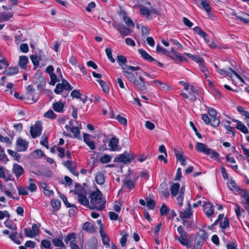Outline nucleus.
Returning <instances> with one entry per match:
<instances>
[{"label":"nucleus","mask_w":249,"mask_h":249,"mask_svg":"<svg viewBox=\"0 0 249 249\" xmlns=\"http://www.w3.org/2000/svg\"><path fill=\"white\" fill-rule=\"evenodd\" d=\"M97 82L99 83L100 85L102 87L104 92H108L109 91V88L104 81L102 80H98Z\"/></svg>","instance_id":"a18cd8bd"},{"label":"nucleus","mask_w":249,"mask_h":249,"mask_svg":"<svg viewBox=\"0 0 249 249\" xmlns=\"http://www.w3.org/2000/svg\"><path fill=\"white\" fill-rule=\"evenodd\" d=\"M125 72V77L135 86L136 88L140 90H145L147 89L148 83L146 82L140 72L135 73Z\"/></svg>","instance_id":"f257e3e1"},{"label":"nucleus","mask_w":249,"mask_h":249,"mask_svg":"<svg viewBox=\"0 0 249 249\" xmlns=\"http://www.w3.org/2000/svg\"><path fill=\"white\" fill-rule=\"evenodd\" d=\"M141 56L144 59L150 62H152L153 60H155V59L153 58L151 56H150L148 53H146V51L142 49H139L138 50Z\"/></svg>","instance_id":"cd10ccee"},{"label":"nucleus","mask_w":249,"mask_h":249,"mask_svg":"<svg viewBox=\"0 0 249 249\" xmlns=\"http://www.w3.org/2000/svg\"><path fill=\"white\" fill-rule=\"evenodd\" d=\"M13 17V14L8 13H0V18L3 21H7Z\"/></svg>","instance_id":"37998d69"},{"label":"nucleus","mask_w":249,"mask_h":249,"mask_svg":"<svg viewBox=\"0 0 249 249\" xmlns=\"http://www.w3.org/2000/svg\"><path fill=\"white\" fill-rule=\"evenodd\" d=\"M201 4L203 8L205 10L207 13L210 12L211 10V8L210 6H209V3L207 2V1L204 0H202L201 2Z\"/></svg>","instance_id":"09e8293b"},{"label":"nucleus","mask_w":249,"mask_h":249,"mask_svg":"<svg viewBox=\"0 0 249 249\" xmlns=\"http://www.w3.org/2000/svg\"><path fill=\"white\" fill-rule=\"evenodd\" d=\"M112 26L123 36H128L132 32L130 29L126 27L124 24H116L112 23Z\"/></svg>","instance_id":"6e6552de"},{"label":"nucleus","mask_w":249,"mask_h":249,"mask_svg":"<svg viewBox=\"0 0 249 249\" xmlns=\"http://www.w3.org/2000/svg\"><path fill=\"white\" fill-rule=\"evenodd\" d=\"M83 230L88 232L93 233L95 229L93 225L89 222H87L83 225Z\"/></svg>","instance_id":"4be33fe9"},{"label":"nucleus","mask_w":249,"mask_h":249,"mask_svg":"<svg viewBox=\"0 0 249 249\" xmlns=\"http://www.w3.org/2000/svg\"><path fill=\"white\" fill-rule=\"evenodd\" d=\"M106 201L103 198L101 192L97 190L92 192L90 195L89 208L102 211L105 208Z\"/></svg>","instance_id":"f03ea898"},{"label":"nucleus","mask_w":249,"mask_h":249,"mask_svg":"<svg viewBox=\"0 0 249 249\" xmlns=\"http://www.w3.org/2000/svg\"><path fill=\"white\" fill-rule=\"evenodd\" d=\"M236 128L245 134H248L249 133L247 127L241 122H238Z\"/></svg>","instance_id":"e433bc0d"},{"label":"nucleus","mask_w":249,"mask_h":249,"mask_svg":"<svg viewBox=\"0 0 249 249\" xmlns=\"http://www.w3.org/2000/svg\"><path fill=\"white\" fill-rule=\"evenodd\" d=\"M6 170L2 166H0V178H1L4 179L6 181H8L9 180H11V176H8L7 177L6 176Z\"/></svg>","instance_id":"72a5a7b5"},{"label":"nucleus","mask_w":249,"mask_h":249,"mask_svg":"<svg viewBox=\"0 0 249 249\" xmlns=\"http://www.w3.org/2000/svg\"><path fill=\"white\" fill-rule=\"evenodd\" d=\"M43 153L42 150L37 149L36 150L31 154V156L35 159H38L41 157L43 155Z\"/></svg>","instance_id":"8fccbe9b"},{"label":"nucleus","mask_w":249,"mask_h":249,"mask_svg":"<svg viewBox=\"0 0 249 249\" xmlns=\"http://www.w3.org/2000/svg\"><path fill=\"white\" fill-rule=\"evenodd\" d=\"M51 80L50 82V84L53 86H54L56 82L59 81V80L57 79L56 78V75H55L54 73L50 75Z\"/></svg>","instance_id":"680f3d73"},{"label":"nucleus","mask_w":249,"mask_h":249,"mask_svg":"<svg viewBox=\"0 0 249 249\" xmlns=\"http://www.w3.org/2000/svg\"><path fill=\"white\" fill-rule=\"evenodd\" d=\"M42 131L41 123L36 122L34 125L31 127L30 133L32 138H35L40 135Z\"/></svg>","instance_id":"0eeeda50"},{"label":"nucleus","mask_w":249,"mask_h":249,"mask_svg":"<svg viewBox=\"0 0 249 249\" xmlns=\"http://www.w3.org/2000/svg\"><path fill=\"white\" fill-rule=\"evenodd\" d=\"M174 152L178 160H181L184 157L183 152L181 150L174 149Z\"/></svg>","instance_id":"49530a36"},{"label":"nucleus","mask_w":249,"mask_h":249,"mask_svg":"<svg viewBox=\"0 0 249 249\" xmlns=\"http://www.w3.org/2000/svg\"><path fill=\"white\" fill-rule=\"evenodd\" d=\"M16 146L18 151H25L28 148V142L21 138H19L17 141Z\"/></svg>","instance_id":"1a4fd4ad"},{"label":"nucleus","mask_w":249,"mask_h":249,"mask_svg":"<svg viewBox=\"0 0 249 249\" xmlns=\"http://www.w3.org/2000/svg\"><path fill=\"white\" fill-rule=\"evenodd\" d=\"M239 193L245 200L249 197V194L246 190H240Z\"/></svg>","instance_id":"69168bd1"},{"label":"nucleus","mask_w":249,"mask_h":249,"mask_svg":"<svg viewBox=\"0 0 249 249\" xmlns=\"http://www.w3.org/2000/svg\"><path fill=\"white\" fill-rule=\"evenodd\" d=\"M89 135L88 134H84L83 139L85 142L89 146L90 149L92 150L95 148V143L93 141H92L89 138Z\"/></svg>","instance_id":"f3484780"},{"label":"nucleus","mask_w":249,"mask_h":249,"mask_svg":"<svg viewBox=\"0 0 249 249\" xmlns=\"http://www.w3.org/2000/svg\"><path fill=\"white\" fill-rule=\"evenodd\" d=\"M193 30L198 35L202 36L207 42H208V40H207L205 38V37L207 36V34L205 32H204L201 29H200L198 26H196L193 28Z\"/></svg>","instance_id":"f704fd0d"},{"label":"nucleus","mask_w":249,"mask_h":249,"mask_svg":"<svg viewBox=\"0 0 249 249\" xmlns=\"http://www.w3.org/2000/svg\"><path fill=\"white\" fill-rule=\"evenodd\" d=\"M62 240L63 236L62 234H61V235L59 236V238L53 239L52 240V242L54 246L57 247L64 248V246H65V245H64Z\"/></svg>","instance_id":"6ab92c4d"},{"label":"nucleus","mask_w":249,"mask_h":249,"mask_svg":"<svg viewBox=\"0 0 249 249\" xmlns=\"http://www.w3.org/2000/svg\"><path fill=\"white\" fill-rule=\"evenodd\" d=\"M211 124L213 127H217L220 124V120L216 117L211 118Z\"/></svg>","instance_id":"6e6d98bb"},{"label":"nucleus","mask_w":249,"mask_h":249,"mask_svg":"<svg viewBox=\"0 0 249 249\" xmlns=\"http://www.w3.org/2000/svg\"><path fill=\"white\" fill-rule=\"evenodd\" d=\"M28 62V58L25 56H20L19 57V66L23 69H26V65Z\"/></svg>","instance_id":"bb28decb"},{"label":"nucleus","mask_w":249,"mask_h":249,"mask_svg":"<svg viewBox=\"0 0 249 249\" xmlns=\"http://www.w3.org/2000/svg\"><path fill=\"white\" fill-rule=\"evenodd\" d=\"M157 51L159 52L162 53L163 54L169 57L172 60H175V59L171 55V51L169 52L166 49L163 48L162 47L159 46V45L157 46Z\"/></svg>","instance_id":"a878e982"},{"label":"nucleus","mask_w":249,"mask_h":249,"mask_svg":"<svg viewBox=\"0 0 249 249\" xmlns=\"http://www.w3.org/2000/svg\"><path fill=\"white\" fill-rule=\"evenodd\" d=\"M44 116L51 119H54L56 118V115L51 109L49 110L45 113Z\"/></svg>","instance_id":"c03bdc74"},{"label":"nucleus","mask_w":249,"mask_h":249,"mask_svg":"<svg viewBox=\"0 0 249 249\" xmlns=\"http://www.w3.org/2000/svg\"><path fill=\"white\" fill-rule=\"evenodd\" d=\"M190 90L191 92H190V94L192 96V97L190 98V100L194 102L196 100V97H195V94H198V89L197 87L194 86H191Z\"/></svg>","instance_id":"7c9ffc66"},{"label":"nucleus","mask_w":249,"mask_h":249,"mask_svg":"<svg viewBox=\"0 0 249 249\" xmlns=\"http://www.w3.org/2000/svg\"><path fill=\"white\" fill-rule=\"evenodd\" d=\"M140 13L143 16H146L147 18L149 16L150 11L145 7L142 6L140 9Z\"/></svg>","instance_id":"603ef678"},{"label":"nucleus","mask_w":249,"mask_h":249,"mask_svg":"<svg viewBox=\"0 0 249 249\" xmlns=\"http://www.w3.org/2000/svg\"><path fill=\"white\" fill-rule=\"evenodd\" d=\"M12 171L17 178H19L24 173V170L22 166L17 163L13 165Z\"/></svg>","instance_id":"4468645a"},{"label":"nucleus","mask_w":249,"mask_h":249,"mask_svg":"<svg viewBox=\"0 0 249 249\" xmlns=\"http://www.w3.org/2000/svg\"><path fill=\"white\" fill-rule=\"evenodd\" d=\"M51 243L48 240H43L41 241V246L45 248L46 249H50V247L51 246Z\"/></svg>","instance_id":"338daca9"},{"label":"nucleus","mask_w":249,"mask_h":249,"mask_svg":"<svg viewBox=\"0 0 249 249\" xmlns=\"http://www.w3.org/2000/svg\"><path fill=\"white\" fill-rule=\"evenodd\" d=\"M31 59L34 66L38 65V63L41 60V58L37 55H32L30 56Z\"/></svg>","instance_id":"3c124183"},{"label":"nucleus","mask_w":249,"mask_h":249,"mask_svg":"<svg viewBox=\"0 0 249 249\" xmlns=\"http://www.w3.org/2000/svg\"><path fill=\"white\" fill-rule=\"evenodd\" d=\"M205 154L208 156H209L211 158H215V159L217 158L218 157V156H219V154L218 153H217L214 150L210 148H209V149H207Z\"/></svg>","instance_id":"2f4dec72"},{"label":"nucleus","mask_w":249,"mask_h":249,"mask_svg":"<svg viewBox=\"0 0 249 249\" xmlns=\"http://www.w3.org/2000/svg\"><path fill=\"white\" fill-rule=\"evenodd\" d=\"M119 14L120 15L123 17V20L126 25H127L129 27H134L135 25L133 21L130 17L127 16L125 12L123 10H121Z\"/></svg>","instance_id":"9b49d317"},{"label":"nucleus","mask_w":249,"mask_h":249,"mask_svg":"<svg viewBox=\"0 0 249 249\" xmlns=\"http://www.w3.org/2000/svg\"><path fill=\"white\" fill-rule=\"evenodd\" d=\"M236 19L240 20L245 23H249V15L243 13L242 16H237Z\"/></svg>","instance_id":"a19ab883"},{"label":"nucleus","mask_w":249,"mask_h":249,"mask_svg":"<svg viewBox=\"0 0 249 249\" xmlns=\"http://www.w3.org/2000/svg\"><path fill=\"white\" fill-rule=\"evenodd\" d=\"M95 181L99 185H102L105 181L104 175L101 172H98L95 176Z\"/></svg>","instance_id":"393cba45"},{"label":"nucleus","mask_w":249,"mask_h":249,"mask_svg":"<svg viewBox=\"0 0 249 249\" xmlns=\"http://www.w3.org/2000/svg\"><path fill=\"white\" fill-rule=\"evenodd\" d=\"M203 244L201 241L195 240L194 246L193 249H201Z\"/></svg>","instance_id":"774afa93"},{"label":"nucleus","mask_w":249,"mask_h":249,"mask_svg":"<svg viewBox=\"0 0 249 249\" xmlns=\"http://www.w3.org/2000/svg\"><path fill=\"white\" fill-rule=\"evenodd\" d=\"M160 193H161L164 197H167L169 195V191L166 185H164L163 187H162L160 191Z\"/></svg>","instance_id":"4d7b16f0"},{"label":"nucleus","mask_w":249,"mask_h":249,"mask_svg":"<svg viewBox=\"0 0 249 249\" xmlns=\"http://www.w3.org/2000/svg\"><path fill=\"white\" fill-rule=\"evenodd\" d=\"M119 143V140L115 137L110 139L109 146L112 151H116L117 150L118 144Z\"/></svg>","instance_id":"aec40b11"},{"label":"nucleus","mask_w":249,"mask_h":249,"mask_svg":"<svg viewBox=\"0 0 249 249\" xmlns=\"http://www.w3.org/2000/svg\"><path fill=\"white\" fill-rule=\"evenodd\" d=\"M32 231L33 234H35V237L39 234V229L36 224H33L32 226Z\"/></svg>","instance_id":"0e129e2a"},{"label":"nucleus","mask_w":249,"mask_h":249,"mask_svg":"<svg viewBox=\"0 0 249 249\" xmlns=\"http://www.w3.org/2000/svg\"><path fill=\"white\" fill-rule=\"evenodd\" d=\"M111 157L108 155H105L101 157L100 159V161L103 163H107L110 161Z\"/></svg>","instance_id":"13d9d810"},{"label":"nucleus","mask_w":249,"mask_h":249,"mask_svg":"<svg viewBox=\"0 0 249 249\" xmlns=\"http://www.w3.org/2000/svg\"><path fill=\"white\" fill-rule=\"evenodd\" d=\"M188 207L186 209V210L184 212H180L179 213L180 217L181 219L183 218H188L190 217V216L192 214V211L191 210V205L190 202L188 203Z\"/></svg>","instance_id":"a211bd4d"},{"label":"nucleus","mask_w":249,"mask_h":249,"mask_svg":"<svg viewBox=\"0 0 249 249\" xmlns=\"http://www.w3.org/2000/svg\"><path fill=\"white\" fill-rule=\"evenodd\" d=\"M179 195L177 197V199L178 201V205L179 207H182L183 204V195L184 194V188L181 187L179 191Z\"/></svg>","instance_id":"c9c22d12"},{"label":"nucleus","mask_w":249,"mask_h":249,"mask_svg":"<svg viewBox=\"0 0 249 249\" xmlns=\"http://www.w3.org/2000/svg\"><path fill=\"white\" fill-rule=\"evenodd\" d=\"M235 205L234 207V211L236 213V216L238 218H240V217L241 215L242 212H244V210L239 205L237 204H234Z\"/></svg>","instance_id":"ea45409f"},{"label":"nucleus","mask_w":249,"mask_h":249,"mask_svg":"<svg viewBox=\"0 0 249 249\" xmlns=\"http://www.w3.org/2000/svg\"><path fill=\"white\" fill-rule=\"evenodd\" d=\"M51 206L53 208V212L57 211L60 208L61 202L58 199H53L51 201Z\"/></svg>","instance_id":"c756f323"},{"label":"nucleus","mask_w":249,"mask_h":249,"mask_svg":"<svg viewBox=\"0 0 249 249\" xmlns=\"http://www.w3.org/2000/svg\"><path fill=\"white\" fill-rule=\"evenodd\" d=\"M209 148L207 147V146L203 143L199 142L196 143V149L198 152L205 154L207 149H209Z\"/></svg>","instance_id":"c85d7f7f"},{"label":"nucleus","mask_w":249,"mask_h":249,"mask_svg":"<svg viewBox=\"0 0 249 249\" xmlns=\"http://www.w3.org/2000/svg\"><path fill=\"white\" fill-rule=\"evenodd\" d=\"M76 194L78 195V200L79 202L85 206L89 207V199L86 196L81 194V193H75Z\"/></svg>","instance_id":"ddd939ff"},{"label":"nucleus","mask_w":249,"mask_h":249,"mask_svg":"<svg viewBox=\"0 0 249 249\" xmlns=\"http://www.w3.org/2000/svg\"><path fill=\"white\" fill-rule=\"evenodd\" d=\"M171 53H173L174 55V56H172L175 59V60H174L175 61H179V62H181L187 61L186 58L182 56L179 53L175 51L173 48L171 49Z\"/></svg>","instance_id":"2eb2a0df"},{"label":"nucleus","mask_w":249,"mask_h":249,"mask_svg":"<svg viewBox=\"0 0 249 249\" xmlns=\"http://www.w3.org/2000/svg\"><path fill=\"white\" fill-rule=\"evenodd\" d=\"M7 152L9 153V154H10L13 157H14L16 160H18L20 158L19 154H18L15 151H14L11 149H8Z\"/></svg>","instance_id":"bf43d9fd"},{"label":"nucleus","mask_w":249,"mask_h":249,"mask_svg":"<svg viewBox=\"0 0 249 249\" xmlns=\"http://www.w3.org/2000/svg\"><path fill=\"white\" fill-rule=\"evenodd\" d=\"M72 89V87L70 85V83L65 79L62 80L61 83H58L56 85L54 92L57 94H60L64 89L66 90H70Z\"/></svg>","instance_id":"39448f33"},{"label":"nucleus","mask_w":249,"mask_h":249,"mask_svg":"<svg viewBox=\"0 0 249 249\" xmlns=\"http://www.w3.org/2000/svg\"><path fill=\"white\" fill-rule=\"evenodd\" d=\"M18 72V69L17 67L9 68L3 71V74L8 75H13Z\"/></svg>","instance_id":"473e14b6"},{"label":"nucleus","mask_w":249,"mask_h":249,"mask_svg":"<svg viewBox=\"0 0 249 249\" xmlns=\"http://www.w3.org/2000/svg\"><path fill=\"white\" fill-rule=\"evenodd\" d=\"M64 105L65 102L62 103L61 101H58L53 104V108L56 112H63L65 111Z\"/></svg>","instance_id":"dca6fc26"},{"label":"nucleus","mask_w":249,"mask_h":249,"mask_svg":"<svg viewBox=\"0 0 249 249\" xmlns=\"http://www.w3.org/2000/svg\"><path fill=\"white\" fill-rule=\"evenodd\" d=\"M117 61L123 70L122 73L124 76H125V72H131L132 71H137L140 70V68L138 66L134 67L132 66H127L126 63L127 62L126 58L122 55H118L117 57Z\"/></svg>","instance_id":"7ed1b4c3"},{"label":"nucleus","mask_w":249,"mask_h":249,"mask_svg":"<svg viewBox=\"0 0 249 249\" xmlns=\"http://www.w3.org/2000/svg\"><path fill=\"white\" fill-rule=\"evenodd\" d=\"M203 210L208 217L211 216L214 213L212 204L209 202H204L203 205Z\"/></svg>","instance_id":"f8f14e48"},{"label":"nucleus","mask_w":249,"mask_h":249,"mask_svg":"<svg viewBox=\"0 0 249 249\" xmlns=\"http://www.w3.org/2000/svg\"><path fill=\"white\" fill-rule=\"evenodd\" d=\"M29 186H28V189L30 190L32 192H35L36 190L37 187L34 183V180L30 178L29 179Z\"/></svg>","instance_id":"58836bf2"},{"label":"nucleus","mask_w":249,"mask_h":249,"mask_svg":"<svg viewBox=\"0 0 249 249\" xmlns=\"http://www.w3.org/2000/svg\"><path fill=\"white\" fill-rule=\"evenodd\" d=\"M134 183L132 180H124L123 182V187L127 188L129 189H131L134 188Z\"/></svg>","instance_id":"4c0bfd02"},{"label":"nucleus","mask_w":249,"mask_h":249,"mask_svg":"<svg viewBox=\"0 0 249 249\" xmlns=\"http://www.w3.org/2000/svg\"><path fill=\"white\" fill-rule=\"evenodd\" d=\"M208 234L203 231L202 233L199 235V237L196 238V240L201 241H202V244H203V242L206 240V239L208 238Z\"/></svg>","instance_id":"79ce46f5"},{"label":"nucleus","mask_w":249,"mask_h":249,"mask_svg":"<svg viewBox=\"0 0 249 249\" xmlns=\"http://www.w3.org/2000/svg\"><path fill=\"white\" fill-rule=\"evenodd\" d=\"M65 166L69 169L70 171L74 176H78L79 173L76 171L75 168L73 166L72 161L71 160H67L65 163Z\"/></svg>","instance_id":"412c9836"},{"label":"nucleus","mask_w":249,"mask_h":249,"mask_svg":"<svg viewBox=\"0 0 249 249\" xmlns=\"http://www.w3.org/2000/svg\"><path fill=\"white\" fill-rule=\"evenodd\" d=\"M76 238V234L74 233H69L66 237L64 239V241L68 243L69 241H71L72 242Z\"/></svg>","instance_id":"de8ad7c7"},{"label":"nucleus","mask_w":249,"mask_h":249,"mask_svg":"<svg viewBox=\"0 0 249 249\" xmlns=\"http://www.w3.org/2000/svg\"><path fill=\"white\" fill-rule=\"evenodd\" d=\"M229 221L228 218L225 217L223 221H222L220 224V227L221 229H226L229 227Z\"/></svg>","instance_id":"5fc2aeb1"},{"label":"nucleus","mask_w":249,"mask_h":249,"mask_svg":"<svg viewBox=\"0 0 249 249\" xmlns=\"http://www.w3.org/2000/svg\"><path fill=\"white\" fill-rule=\"evenodd\" d=\"M169 212V209L167 208L165 204H162L160 209V214L161 215H165L168 213Z\"/></svg>","instance_id":"864d4df0"},{"label":"nucleus","mask_w":249,"mask_h":249,"mask_svg":"<svg viewBox=\"0 0 249 249\" xmlns=\"http://www.w3.org/2000/svg\"><path fill=\"white\" fill-rule=\"evenodd\" d=\"M180 185L178 183H175L172 185L170 188L171 196L173 197L175 196L178 193H179Z\"/></svg>","instance_id":"b1692460"},{"label":"nucleus","mask_w":249,"mask_h":249,"mask_svg":"<svg viewBox=\"0 0 249 249\" xmlns=\"http://www.w3.org/2000/svg\"><path fill=\"white\" fill-rule=\"evenodd\" d=\"M187 236H178L177 237L178 241L183 246H185L188 248H192V245L189 243L188 239L187 238Z\"/></svg>","instance_id":"5701e85b"},{"label":"nucleus","mask_w":249,"mask_h":249,"mask_svg":"<svg viewBox=\"0 0 249 249\" xmlns=\"http://www.w3.org/2000/svg\"><path fill=\"white\" fill-rule=\"evenodd\" d=\"M4 225L6 227L9 229L11 231V234L9 235V238L13 242L18 245L20 244V241L19 240L16 239V237L18 235L17 232V227L16 225L10 220H7L4 222Z\"/></svg>","instance_id":"20e7f679"},{"label":"nucleus","mask_w":249,"mask_h":249,"mask_svg":"<svg viewBox=\"0 0 249 249\" xmlns=\"http://www.w3.org/2000/svg\"><path fill=\"white\" fill-rule=\"evenodd\" d=\"M34 79L36 80L35 83L37 84V89L40 91L42 90L46 84L44 78L42 76H39V75L36 74L34 77Z\"/></svg>","instance_id":"9d476101"},{"label":"nucleus","mask_w":249,"mask_h":249,"mask_svg":"<svg viewBox=\"0 0 249 249\" xmlns=\"http://www.w3.org/2000/svg\"><path fill=\"white\" fill-rule=\"evenodd\" d=\"M134 157L133 154H130L128 152L125 151L118 157H116L114 161H119L126 164L132 161L134 159Z\"/></svg>","instance_id":"423d86ee"},{"label":"nucleus","mask_w":249,"mask_h":249,"mask_svg":"<svg viewBox=\"0 0 249 249\" xmlns=\"http://www.w3.org/2000/svg\"><path fill=\"white\" fill-rule=\"evenodd\" d=\"M116 119L119 121L121 124L126 125L127 124V120L125 118L121 116L120 115H118L116 116Z\"/></svg>","instance_id":"e2e57ef3"},{"label":"nucleus","mask_w":249,"mask_h":249,"mask_svg":"<svg viewBox=\"0 0 249 249\" xmlns=\"http://www.w3.org/2000/svg\"><path fill=\"white\" fill-rule=\"evenodd\" d=\"M147 206L149 209L153 210L155 207V202L153 199L151 198H147L146 199Z\"/></svg>","instance_id":"052dcab7"}]
</instances>
